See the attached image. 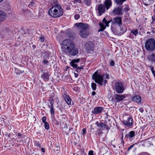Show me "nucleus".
I'll return each mask as SVG.
<instances>
[{
    "label": "nucleus",
    "instance_id": "864d4df0",
    "mask_svg": "<svg viewBox=\"0 0 155 155\" xmlns=\"http://www.w3.org/2000/svg\"><path fill=\"white\" fill-rule=\"evenodd\" d=\"M29 30L26 29V31L24 32V34L25 35H28L29 34Z\"/></svg>",
    "mask_w": 155,
    "mask_h": 155
},
{
    "label": "nucleus",
    "instance_id": "c9c22d12",
    "mask_svg": "<svg viewBox=\"0 0 155 155\" xmlns=\"http://www.w3.org/2000/svg\"><path fill=\"white\" fill-rule=\"evenodd\" d=\"M44 123L45 124L44 126L45 129L47 130H48L49 129V125L48 123L47 122H45Z\"/></svg>",
    "mask_w": 155,
    "mask_h": 155
},
{
    "label": "nucleus",
    "instance_id": "393cba45",
    "mask_svg": "<svg viewBox=\"0 0 155 155\" xmlns=\"http://www.w3.org/2000/svg\"><path fill=\"white\" fill-rule=\"evenodd\" d=\"M99 25L100 27V29L98 31V32L103 31L106 28L105 25L104 24L100 23H99Z\"/></svg>",
    "mask_w": 155,
    "mask_h": 155
},
{
    "label": "nucleus",
    "instance_id": "1a4fd4ad",
    "mask_svg": "<svg viewBox=\"0 0 155 155\" xmlns=\"http://www.w3.org/2000/svg\"><path fill=\"white\" fill-rule=\"evenodd\" d=\"M96 124L98 127L97 132L98 134L99 135L103 134V132L102 131L105 129L106 124L102 122L98 124V122H96Z\"/></svg>",
    "mask_w": 155,
    "mask_h": 155
},
{
    "label": "nucleus",
    "instance_id": "4be33fe9",
    "mask_svg": "<svg viewBox=\"0 0 155 155\" xmlns=\"http://www.w3.org/2000/svg\"><path fill=\"white\" fill-rule=\"evenodd\" d=\"M135 132L134 131H131L130 132L129 134L126 135V137L130 138H132L134 136Z\"/></svg>",
    "mask_w": 155,
    "mask_h": 155
},
{
    "label": "nucleus",
    "instance_id": "6e6552de",
    "mask_svg": "<svg viewBox=\"0 0 155 155\" xmlns=\"http://www.w3.org/2000/svg\"><path fill=\"white\" fill-rule=\"evenodd\" d=\"M68 53L70 55L74 56L76 55L78 53V48L75 46H73L67 50Z\"/></svg>",
    "mask_w": 155,
    "mask_h": 155
},
{
    "label": "nucleus",
    "instance_id": "c85d7f7f",
    "mask_svg": "<svg viewBox=\"0 0 155 155\" xmlns=\"http://www.w3.org/2000/svg\"><path fill=\"white\" fill-rule=\"evenodd\" d=\"M126 0H115V2L117 5H121Z\"/></svg>",
    "mask_w": 155,
    "mask_h": 155
},
{
    "label": "nucleus",
    "instance_id": "4468645a",
    "mask_svg": "<svg viewBox=\"0 0 155 155\" xmlns=\"http://www.w3.org/2000/svg\"><path fill=\"white\" fill-rule=\"evenodd\" d=\"M104 109V108L101 107H96L92 111V113L94 115L99 114L102 112Z\"/></svg>",
    "mask_w": 155,
    "mask_h": 155
},
{
    "label": "nucleus",
    "instance_id": "ea45409f",
    "mask_svg": "<svg viewBox=\"0 0 155 155\" xmlns=\"http://www.w3.org/2000/svg\"><path fill=\"white\" fill-rule=\"evenodd\" d=\"M47 60H43V61H42V63L44 64H47V65L48 64V61Z\"/></svg>",
    "mask_w": 155,
    "mask_h": 155
},
{
    "label": "nucleus",
    "instance_id": "423d86ee",
    "mask_svg": "<svg viewBox=\"0 0 155 155\" xmlns=\"http://www.w3.org/2000/svg\"><path fill=\"white\" fill-rule=\"evenodd\" d=\"M115 88L116 92L119 94L122 93L124 90L121 82L117 81L115 84Z\"/></svg>",
    "mask_w": 155,
    "mask_h": 155
},
{
    "label": "nucleus",
    "instance_id": "de8ad7c7",
    "mask_svg": "<svg viewBox=\"0 0 155 155\" xmlns=\"http://www.w3.org/2000/svg\"><path fill=\"white\" fill-rule=\"evenodd\" d=\"M151 71L152 72L153 74L154 77H155V75H154V73L155 72V70L154 71L153 70V67H152L151 68Z\"/></svg>",
    "mask_w": 155,
    "mask_h": 155
},
{
    "label": "nucleus",
    "instance_id": "a18cd8bd",
    "mask_svg": "<svg viewBox=\"0 0 155 155\" xmlns=\"http://www.w3.org/2000/svg\"><path fill=\"white\" fill-rule=\"evenodd\" d=\"M123 134H122V137H121V143H122L123 145L124 144V142L123 140Z\"/></svg>",
    "mask_w": 155,
    "mask_h": 155
},
{
    "label": "nucleus",
    "instance_id": "8fccbe9b",
    "mask_svg": "<svg viewBox=\"0 0 155 155\" xmlns=\"http://www.w3.org/2000/svg\"><path fill=\"white\" fill-rule=\"evenodd\" d=\"M35 5L34 2L32 1L31 2H30V3L29 4V6H34Z\"/></svg>",
    "mask_w": 155,
    "mask_h": 155
},
{
    "label": "nucleus",
    "instance_id": "72a5a7b5",
    "mask_svg": "<svg viewBox=\"0 0 155 155\" xmlns=\"http://www.w3.org/2000/svg\"><path fill=\"white\" fill-rule=\"evenodd\" d=\"M83 66H81L80 67L78 66L75 69H76V71L78 72H80L81 69H83Z\"/></svg>",
    "mask_w": 155,
    "mask_h": 155
},
{
    "label": "nucleus",
    "instance_id": "680f3d73",
    "mask_svg": "<svg viewBox=\"0 0 155 155\" xmlns=\"http://www.w3.org/2000/svg\"><path fill=\"white\" fill-rule=\"evenodd\" d=\"M18 136L20 137V136H21V134L20 133H18Z\"/></svg>",
    "mask_w": 155,
    "mask_h": 155
},
{
    "label": "nucleus",
    "instance_id": "7c9ffc66",
    "mask_svg": "<svg viewBox=\"0 0 155 155\" xmlns=\"http://www.w3.org/2000/svg\"><path fill=\"white\" fill-rule=\"evenodd\" d=\"M91 87L93 91H95L97 88V84L94 83H92L91 84Z\"/></svg>",
    "mask_w": 155,
    "mask_h": 155
},
{
    "label": "nucleus",
    "instance_id": "58836bf2",
    "mask_svg": "<svg viewBox=\"0 0 155 155\" xmlns=\"http://www.w3.org/2000/svg\"><path fill=\"white\" fill-rule=\"evenodd\" d=\"M39 39L41 42H43L44 41L45 38L43 36H41L39 38Z\"/></svg>",
    "mask_w": 155,
    "mask_h": 155
},
{
    "label": "nucleus",
    "instance_id": "c03bdc74",
    "mask_svg": "<svg viewBox=\"0 0 155 155\" xmlns=\"http://www.w3.org/2000/svg\"><path fill=\"white\" fill-rule=\"evenodd\" d=\"M88 155H94V152L93 150H91L89 151L88 153Z\"/></svg>",
    "mask_w": 155,
    "mask_h": 155
},
{
    "label": "nucleus",
    "instance_id": "e433bc0d",
    "mask_svg": "<svg viewBox=\"0 0 155 155\" xmlns=\"http://www.w3.org/2000/svg\"><path fill=\"white\" fill-rule=\"evenodd\" d=\"M18 69L17 68H15V72L17 74H20L21 73H24V71H19V72H17V70H18Z\"/></svg>",
    "mask_w": 155,
    "mask_h": 155
},
{
    "label": "nucleus",
    "instance_id": "338daca9",
    "mask_svg": "<svg viewBox=\"0 0 155 155\" xmlns=\"http://www.w3.org/2000/svg\"><path fill=\"white\" fill-rule=\"evenodd\" d=\"M3 0H0V3L2 2Z\"/></svg>",
    "mask_w": 155,
    "mask_h": 155
},
{
    "label": "nucleus",
    "instance_id": "a211bd4d",
    "mask_svg": "<svg viewBox=\"0 0 155 155\" xmlns=\"http://www.w3.org/2000/svg\"><path fill=\"white\" fill-rule=\"evenodd\" d=\"M80 61V58L73 59L70 62V64L74 69H75L78 66L77 63Z\"/></svg>",
    "mask_w": 155,
    "mask_h": 155
},
{
    "label": "nucleus",
    "instance_id": "bb28decb",
    "mask_svg": "<svg viewBox=\"0 0 155 155\" xmlns=\"http://www.w3.org/2000/svg\"><path fill=\"white\" fill-rule=\"evenodd\" d=\"M84 2L87 6H89L91 4V0H84Z\"/></svg>",
    "mask_w": 155,
    "mask_h": 155
},
{
    "label": "nucleus",
    "instance_id": "2eb2a0df",
    "mask_svg": "<svg viewBox=\"0 0 155 155\" xmlns=\"http://www.w3.org/2000/svg\"><path fill=\"white\" fill-rule=\"evenodd\" d=\"M114 98L117 102H120L126 98L125 95L121 94H115L114 95Z\"/></svg>",
    "mask_w": 155,
    "mask_h": 155
},
{
    "label": "nucleus",
    "instance_id": "aec40b11",
    "mask_svg": "<svg viewBox=\"0 0 155 155\" xmlns=\"http://www.w3.org/2000/svg\"><path fill=\"white\" fill-rule=\"evenodd\" d=\"M7 17V15L3 11L0 10V21H4Z\"/></svg>",
    "mask_w": 155,
    "mask_h": 155
},
{
    "label": "nucleus",
    "instance_id": "4d7b16f0",
    "mask_svg": "<svg viewBox=\"0 0 155 155\" xmlns=\"http://www.w3.org/2000/svg\"><path fill=\"white\" fill-rule=\"evenodd\" d=\"M74 76L75 78H77L78 77V74L74 73Z\"/></svg>",
    "mask_w": 155,
    "mask_h": 155
},
{
    "label": "nucleus",
    "instance_id": "0e129e2a",
    "mask_svg": "<svg viewBox=\"0 0 155 155\" xmlns=\"http://www.w3.org/2000/svg\"><path fill=\"white\" fill-rule=\"evenodd\" d=\"M152 20L153 21L154 20H155V18H153V17H152Z\"/></svg>",
    "mask_w": 155,
    "mask_h": 155
},
{
    "label": "nucleus",
    "instance_id": "a878e982",
    "mask_svg": "<svg viewBox=\"0 0 155 155\" xmlns=\"http://www.w3.org/2000/svg\"><path fill=\"white\" fill-rule=\"evenodd\" d=\"M120 30L121 31V33H120V34H118V35H121L124 34V33H125L127 31L126 28L123 27H120Z\"/></svg>",
    "mask_w": 155,
    "mask_h": 155
},
{
    "label": "nucleus",
    "instance_id": "a19ab883",
    "mask_svg": "<svg viewBox=\"0 0 155 155\" xmlns=\"http://www.w3.org/2000/svg\"><path fill=\"white\" fill-rule=\"evenodd\" d=\"M139 155H151L149 153L147 152H143L140 153Z\"/></svg>",
    "mask_w": 155,
    "mask_h": 155
},
{
    "label": "nucleus",
    "instance_id": "4c0bfd02",
    "mask_svg": "<svg viewBox=\"0 0 155 155\" xmlns=\"http://www.w3.org/2000/svg\"><path fill=\"white\" fill-rule=\"evenodd\" d=\"M80 17L79 15L78 14H76L74 15V18L76 20H78Z\"/></svg>",
    "mask_w": 155,
    "mask_h": 155
},
{
    "label": "nucleus",
    "instance_id": "13d9d810",
    "mask_svg": "<svg viewBox=\"0 0 155 155\" xmlns=\"http://www.w3.org/2000/svg\"><path fill=\"white\" fill-rule=\"evenodd\" d=\"M96 94V92L95 91H93L92 93V95L94 96Z\"/></svg>",
    "mask_w": 155,
    "mask_h": 155
},
{
    "label": "nucleus",
    "instance_id": "6ab92c4d",
    "mask_svg": "<svg viewBox=\"0 0 155 155\" xmlns=\"http://www.w3.org/2000/svg\"><path fill=\"white\" fill-rule=\"evenodd\" d=\"M105 7L102 4L99 5L97 7V10L99 13L100 16H101L105 11Z\"/></svg>",
    "mask_w": 155,
    "mask_h": 155
},
{
    "label": "nucleus",
    "instance_id": "79ce46f5",
    "mask_svg": "<svg viewBox=\"0 0 155 155\" xmlns=\"http://www.w3.org/2000/svg\"><path fill=\"white\" fill-rule=\"evenodd\" d=\"M46 117H45V116H44V117H43L42 118V122L43 123H45V122H46Z\"/></svg>",
    "mask_w": 155,
    "mask_h": 155
},
{
    "label": "nucleus",
    "instance_id": "bf43d9fd",
    "mask_svg": "<svg viewBox=\"0 0 155 155\" xmlns=\"http://www.w3.org/2000/svg\"><path fill=\"white\" fill-rule=\"evenodd\" d=\"M105 129H106L107 130H108L110 129V128L106 124V127H105Z\"/></svg>",
    "mask_w": 155,
    "mask_h": 155
},
{
    "label": "nucleus",
    "instance_id": "473e14b6",
    "mask_svg": "<svg viewBox=\"0 0 155 155\" xmlns=\"http://www.w3.org/2000/svg\"><path fill=\"white\" fill-rule=\"evenodd\" d=\"M138 29L132 30L131 31V32L135 36H136L138 34Z\"/></svg>",
    "mask_w": 155,
    "mask_h": 155
},
{
    "label": "nucleus",
    "instance_id": "2f4dec72",
    "mask_svg": "<svg viewBox=\"0 0 155 155\" xmlns=\"http://www.w3.org/2000/svg\"><path fill=\"white\" fill-rule=\"evenodd\" d=\"M109 23V21H107L105 18H103L102 20V24L105 25L107 26H108V24Z\"/></svg>",
    "mask_w": 155,
    "mask_h": 155
},
{
    "label": "nucleus",
    "instance_id": "f8f14e48",
    "mask_svg": "<svg viewBox=\"0 0 155 155\" xmlns=\"http://www.w3.org/2000/svg\"><path fill=\"white\" fill-rule=\"evenodd\" d=\"M112 22L113 24L120 27L122 25V17L120 16L116 17L113 19Z\"/></svg>",
    "mask_w": 155,
    "mask_h": 155
},
{
    "label": "nucleus",
    "instance_id": "49530a36",
    "mask_svg": "<svg viewBox=\"0 0 155 155\" xmlns=\"http://www.w3.org/2000/svg\"><path fill=\"white\" fill-rule=\"evenodd\" d=\"M114 62L113 61H111L110 62V65L111 66H113L114 65Z\"/></svg>",
    "mask_w": 155,
    "mask_h": 155
},
{
    "label": "nucleus",
    "instance_id": "5fc2aeb1",
    "mask_svg": "<svg viewBox=\"0 0 155 155\" xmlns=\"http://www.w3.org/2000/svg\"><path fill=\"white\" fill-rule=\"evenodd\" d=\"M139 110L141 113H143L144 111L143 108L142 107L140 108L139 109Z\"/></svg>",
    "mask_w": 155,
    "mask_h": 155
},
{
    "label": "nucleus",
    "instance_id": "c756f323",
    "mask_svg": "<svg viewBox=\"0 0 155 155\" xmlns=\"http://www.w3.org/2000/svg\"><path fill=\"white\" fill-rule=\"evenodd\" d=\"M53 98L52 96L50 98L49 100V101L50 102V106H54L53 104H54V101H53Z\"/></svg>",
    "mask_w": 155,
    "mask_h": 155
},
{
    "label": "nucleus",
    "instance_id": "f704fd0d",
    "mask_svg": "<svg viewBox=\"0 0 155 155\" xmlns=\"http://www.w3.org/2000/svg\"><path fill=\"white\" fill-rule=\"evenodd\" d=\"M35 146L38 147L39 148L41 147V145L40 144L39 142L37 141H35Z\"/></svg>",
    "mask_w": 155,
    "mask_h": 155
},
{
    "label": "nucleus",
    "instance_id": "774afa93",
    "mask_svg": "<svg viewBox=\"0 0 155 155\" xmlns=\"http://www.w3.org/2000/svg\"><path fill=\"white\" fill-rule=\"evenodd\" d=\"M21 71L20 70H19L18 69V70H17V72H19V71Z\"/></svg>",
    "mask_w": 155,
    "mask_h": 155
},
{
    "label": "nucleus",
    "instance_id": "09e8293b",
    "mask_svg": "<svg viewBox=\"0 0 155 155\" xmlns=\"http://www.w3.org/2000/svg\"><path fill=\"white\" fill-rule=\"evenodd\" d=\"M73 2L74 3H76L77 2H78L79 3H81V0H74V1H73Z\"/></svg>",
    "mask_w": 155,
    "mask_h": 155
},
{
    "label": "nucleus",
    "instance_id": "9b49d317",
    "mask_svg": "<svg viewBox=\"0 0 155 155\" xmlns=\"http://www.w3.org/2000/svg\"><path fill=\"white\" fill-rule=\"evenodd\" d=\"M62 97L68 106L71 105V99L66 91H64V93L62 94Z\"/></svg>",
    "mask_w": 155,
    "mask_h": 155
},
{
    "label": "nucleus",
    "instance_id": "20e7f679",
    "mask_svg": "<svg viewBox=\"0 0 155 155\" xmlns=\"http://www.w3.org/2000/svg\"><path fill=\"white\" fill-rule=\"evenodd\" d=\"M146 49L149 51H152L155 49V40L151 38L147 40L145 43Z\"/></svg>",
    "mask_w": 155,
    "mask_h": 155
},
{
    "label": "nucleus",
    "instance_id": "3c124183",
    "mask_svg": "<svg viewBox=\"0 0 155 155\" xmlns=\"http://www.w3.org/2000/svg\"><path fill=\"white\" fill-rule=\"evenodd\" d=\"M82 131L83 132V133H82L83 135H85V134H86V131L85 128H83L82 129Z\"/></svg>",
    "mask_w": 155,
    "mask_h": 155
},
{
    "label": "nucleus",
    "instance_id": "f03ea898",
    "mask_svg": "<svg viewBox=\"0 0 155 155\" xmlns=\"http://www.w3.org/2000/svg\"><path fill=\"white\" fill-rule=\"evenodd\" d=\"M49 13L54 18L61 16L63 15V10L60 5H56L49 11Z\"/></svg>",
    "mask_w": 155,
    "mask_h": 155
},
{
    "label": "nucleus",
    "instance_id": "7ed1b4c3",
    "mask_svg": "<svg viewBox=\"0 0 155 155\" xmlns=\"http://www.w3.org/2000/svg\"><path fill=\"white\" fill-rule=\"evenodd\" d=\"M92 79L95 82L101 86H105L107 81L106 80L104 79L103 76L99 73L97 71L95 72L92 76Z\"/></svg>",
    "mask_w": 155,
    "mask_h": 155
},
{
    "label": "nucleus",
    "instance_id": "ddd939ff",
    "mask_svg": "<svg viewBox=\"0 0 155 155\" xmlns=\"http://www.w3.org/2000/svg\"><path fill=\"white\" fill-rule=\"evenodd\" d=\"M112 12L114 15H122L123 14L122 12V8L121 6L115 8L113 9Z\"/></svg>",
    "mask_w": 155,
    "mask_h": 155
},
{
    "label": "nucleus",
    "instance_id": "37998d69",
    "mask_svg": "<svg viewBox=\"0 0 155 155\" xmlns=\"http://www.w3.org/2000/svg\"><path fill=\"white\" fill-rule=\"evenodd\" d=\"M124 10L126 11H128L130 10V8L128 6L126 5V7L124 8Z\"/></svg>",
    "mask_w": 155,
    "mask_h": 155
},
{
    "label": "nucleus",
    "instance_id": "cd10ccee",
    "mask_svg": "<svg viewBox=\"0 0 155 155\" xmlns=\"http://www.w3.org/2000/svg\"><path fill=\"white\" fill-rule=\"evenodd\" d=\"M49 57L50 54L47 52L43 56L42 58L43 60H48L49 59Z\"/></svg>",
    "mask_w": 155,
    "mask_h": 155
},
{
    "label": "nucleus",
    "instance_id": "5701e85b",
    "mask_svg": "<svg viewBox=\"0 0 155 155\" xmlns=\"http://www.w3.org/2000/svg\"><path fill=\"white\" fill-rule=\"evenodd\" d=\"M48 107L50 109V112L51 114V117H54V106H50V105L48 104Z\"/></svg>",
    "mask_w": 155,
    "mask_h": 155
},
{
    "label": "nucleus",
    "instance_id": "6e6d98bb",
    "mask_svg": "<svg viewBox=\"0 0 155 155\" xmlns=\"http://www.w3.org/2000/svg\"><path fill=\"white\" fill-rule=\"evenodd\" d=\"M134 145L133 144H132V145H131L130 146V147L128 148V150H130V149H131V148H132L133 146H134Z\"/></svg>",
    "mask_w": 155,
    "mask_h": 155
},
{
    "label": "nucleus",
    "instance_id": "69168bd1",
    "mask_svg": "<svg viewBox=\"0 0 155 155\" xmlns=\"http://www.w3.org/2000/svg\"><path fill=\"white\" fill-rule=\"evenodd\" d=\"M145 5H149V4H146V3H145Z\"/></svg>",
    "mask_w": 155,
    "mask_h": 155
},
{
    "label": "nucleus",
    "instance_id": "39448f33",
    "mask_svg": "<svg viewBox=\"0 0 155 155\" xmlns=\"http://www.w3.org/2000/svg\"><path fill=\"white\" fill-rule=\"evenodd\" d=\"M74 44L72 40L69 39H65L62 42L61 48L66 49L67 51L73 46L74 45Z\"/></svg>",
    "mask_w": 155,
    "mask_h": 155
},
{
    "label": "nucleus",
    "instance_id": "052dcab7",
    "mask_svg": "<svg viewBox=\"0 0 155 155\" xmlns=\"http://www.w3.org/2000/svg\"><path fill=\"white\" fill-rule=\"evenodd\" d=\"M41 151H42L43 152V153H45V149L44 148H41Z\"/></svg>",
    "mask_w": 155,
    "mask_h": 155
},
{
    "label": "nucleus",
    "instance_id": "603ef678",
    "mask_svg": "<svg viewBox=\"0 0 155 155\" xmlns=\"http://www.w3.org/2000/svg\"><path fill=\"white\" fill-rule=\"evenodd\" d=\"M104 78L106 79H109V74L106 73L105 74V77Z\"/></svg>",
    "mask_w": 155,
    "mask_h": 155
},
{
    "label": "nucleus",
    "instance_id": "b1692460",
    "mask_svg": "<svg viewBox=\"0 0 155 155\" xmlns=\"http://www.w3.org/2000/svg\"><path fill=\"white\" fill-rule=\"evenodd\" d=\"M148 58L149 60L155 62V54H152L148 56Z\"/></svg>",
    "mask_w": 155,
    "mask_h": 155
},
{
    "label": "nucleus",
    "instance_id": "412c9836",
    "mask_svg": "<svg viewBox=\"0 0 155 155\" xmlns=\"http://www.w3.org/2000/svg\"><path fill=\"white\" fill-rule=\"evenodd\" d=\"M104 3L107 9H108L112 5L111 0H105Z\"/></svg>",
    "mask_w": 155,
    "mask_h": 155
},
{
    "label": "nucleus",
    "instance_id": "dca6fc26",
    "mask_svg": "<svg viewBox=\"0 0 155 155\" xmlns=\"http://www.w3.org/2000/svg\"><path fill=\"white\" fill-rule=\"evenodd\" d=\"M132 101L137 103V104H141V98L139 95H135L132 97Z\"/></svg>",
    "mask_w": 155,
    "mask_h": 155
},
{
    "label": "nucleus",
    "instance_id": "f257e3e1",
    "mask_svg": "<svg viewBox=\"0 0 155 155\" xmlns=\"http://www.w3.org/2000/svg\"><path fill=\"white\" fill-rule=\"evenodd\" d=\"M75 25L78 27L80 36L82 38H87L89 35V31L87 30L88 28V25L82 22L76 23Z\"/></svg>",
    "mask_w": 155,
    "mask_h": 155
},
{
    "label": "nucleus",
    "instance_id": "f3484780",
    "mask_svg": "<svg viewBox=\"0 0 155 155\" xmlns=\"http://www.w3.org/2000/svg\"><path fill=\"white\" fill-rule=\"evenodd\" d=\"M49 76L50 75L48 72H42L41 77L44 81L47 82L49 79Z\"/></svg>",
    "mask_w": 155,
    "mask_h": 155
},
{
    "label": "nucleus",
    "instance_id": "0eeeda50",
    "mask_svg": "<svg viewBox=\"0 0 155 155\" xmlns=\"http://www.w3.org/2000/svg\"><path fill=\"white\" fill-rule=\"evenodd\" d=\"M94 45L91 41H89L84 44V48L87 53H91V51H93L94 49Z\"/></svg>",
    "mask_w": 155,
    "mask_h": 155
},
{
    "label": "nucleus",
    "instance_id": "e2e57ef3",
    "mask_svg": "<svg viewBox=\"0 0 155 155\" xmlns=\"http://www.w3.org/2000/svg\"><path fill=\"white\" fill-rule=\"evenodd\" d=\"M32 47L33 48H36V46L35 45H32Z\"/></svg>",
    "mask_w": 155,
    "mask_h": 155
},
{
    "label": "nucleus",
    "instance_id": "9d476101",
    "mask_svg": "<svg viewBox=\"0 0 155 155\" xmlns=\"http://www.w3.org/2000/svg\"><path fill=\"white\" fill-rule=\"evenodd\" d=\"M133 118L130 116L127 119L123 120V124L125 127L130 128L133 124Z\"/></svg>",
    "mask_w": 155,
    "mask_h": 155
}]
</instances>
